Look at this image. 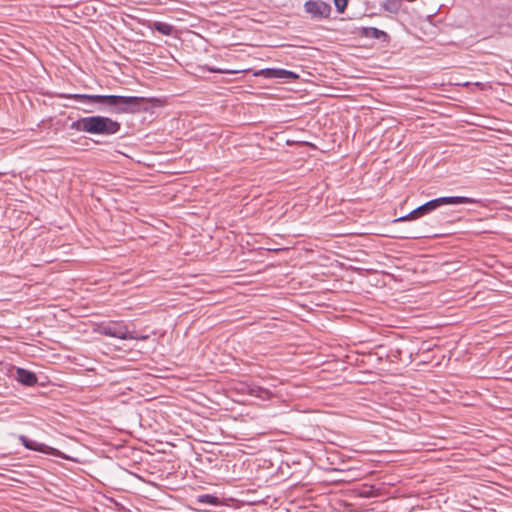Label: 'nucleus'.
<instances>
[{
  "label": "nucleus",
  "mask_w": 512,
  "mask_h": 512,
  "mask_svg": "<svg viewBox=\"0 0 512 512\" xmlns=\"http://www.w3.org/2000/svg\"><path fill=\"white\" fill-rule=\"evenodd\" d=\"M95 332L104 336L118 338L122 340H147L148 335L139 334L135 331H130L124 321H108L103 322L95 328Z\"/></svg>",
  "instance_id": "obj_4"
},
{
  "label": "nucleus",
  "mask_w": 512,
  "mask_h": 512,
  "mask_svg": "<svg viewBox=\"0 0 512 512\" xmlns=\"http://www.w3.org/2000/svg\"><path fill=\"white\" fill-rule=\"evenodd\" d=\"M16 380L26 386H33L37 383L36 374L24 368H17Z\"/></svg>",
  "instance_id": "obj_7"
},
{
  "label": "nucleus",
  "mask_w": 512,
  "mask_h": 512,
  "mask_svg": "<svg viewBox=\"0 0 512 512\" xmlns=\"http://www.w3.org/2000/svg\"><path fill=\"white\" fill-rule=\"evenodd\" d=\"M403 0H385L383 8L393 14H397L401 8V2Z\"/></svg>",
  "instance_id": "obj_9"
},
{
  "label": "nucleus",
  "mask_w": 512,
  "mask_h": 512,
  "mask_svg": "<svg viewBox=\"0 0 512 512\" xmlns=\"http://www.w3.org/2000/svg\"><path fill=\"white\" fill-rule=\"evenodd\" d=\"M249 394L261 399H267L270 395L269 390L262 388L257 385H253L249 388Z\"/></svg>",
  "instance_id": "obj_11"
},
{
  "label": "nucleus",
  "mask_w": 512,
  "mask_h": 512,
  "mask_svg": "<svg viewBox=\"0 0 512 512\" xmlns=\"http://www.w3.org/2000/svg\"><path fill=\"white\" fill-rule=\"evenodd\" d=\"M61 97L71 99L81 105L87 113L94 112L96 107L105 108L112 113H131L142 123H151L154 119L155 102L151 98L120 95H88L62 94Z\"/></svg>",
  "instance_id": "obj_2"
},
{
  "label": "nucleus",
  "mask_w": 512,
  "mask_h": 512,
  "mask_svg": "<svg viewBox=\"0 0 512 512\" xmlns=\"http://www.w3.org/2000/svg\"><path fill=\"white\" fill-rule=\"evenodd\" d=\"M299 143L308 144L307 141H298Z\"/></svg>",
  "instance_id": "obj_18"
},
{
  "label": "nucleus",
  "mask_w": 512,
  "mask_h": 512,
  "mask_svg": "<svg viewBox=\"0 0 512 512\" xmlns=\"http://www.w3.org/2000/svg\"><path fill=\"white\" fill-rule=\"evenodd\" d=\"M153 28H154V30L161 33L162 35H166V36L171 35L173 32V26L166 22H159V21L155 22L153 24Z\"/></svg>",
  "instance_id": "obj_10"
},
{
  "label": "nucleus",
  "mask_w": 512,
  "mask_h": 512,
  "mask_svg": "<svg viewBox=\"0 0 512 512\" xmlns=\"http://www.w3.org/2000/svg\"><path fill=\"white\" fill-rule=\"evenodd\" d=\"M256 75H262L265 78H271V79L277 78L278 77V69H274V68L262 69Z\"/></svg>",
  "instance_id": "obj_15"
},
{
  "label": "nucleus",
  "mask_w": 512,
  "mask_h": 512,
  "mask_svg": "<svg viewBox=\"0 0 512 512\" xmlns=\"http://www.w3.org/2000/svg\"><path fill=\"white\" fill-rule=\"evenodd\" d=\"M84 131L93 135L94 137H89V139L91 141H93L94 143L98 144V143H104L105 141L102 138H104L106 136H110V135L114 134L115 132H117L118 130H84Z\"/></svg>",
  "instance_id": "obj_8"
},
{
  "label": "nucleus",
  "mask_w": 512,
  "mask_h": 512,
  "mask_svg": "<svg viewBox=\"0 0 512 512\" xmlns=\"http://www.w3.org/2000/svg\"><path fill=\"white\" fill-rule=\"evenodd\" d=\"M304 10L313 18H328L331 13V6L324 1L308 0L304 4Z\"/></svg>",
  "instance_id": "obj_6"
},
{
  "label": "nucleus",
  "mask_w": 512,
  "mask_h": 512,
  "mask_svg": "<svg viewBox=\"0 0 512 512\" xmlns=\"http://www.w3.org/2000/svg\"><path fill=\"white\" fill-rule=\"evenodd\" d=\"M61 97L71 99L81 105L87 113L94 112L96 107L105 108L112 113H131L142 123H151L154 119L155 102L151 98L120 95H88L62 94Z\"/></svg>",
  "instance_id": "obj_1"
},
{
  "label": "nucleus",
  "mask_w": 512,
  "mask_h": 512,
  "mask_svg": "<svg viewBox=\"0 0 512 512\" xmlns=\"http://www.w3.org/2000/svg\"><path fill=\"white\" fill-rule=\"evenodd\" d=\"M364 35L366 37L380 39L382 36H386V33L382 30H379L375 27H368L364 29Z\"/></svg>",
  "instance_id": "obj_14"
},
{
  "label": "nucleus",
  "mask_w": 512,
  "mask_h": 512,
  "mask_svg": "<svg viewBox=\"0 0 512 512\" xmlns=\"http://www.w3.org/2000/svg\"><path fill=\"white\" fill-rule=\"evenodd\" d=\"M20 441L27 449L34 450V451H43V449H42V447L44 446L43 444H39L33 440H30L26 436H20Z\"/></svg>",
  "instance_id": "obj_12"
},
{
  "label": "nucleus",
  "mask_w": 512,
  "mask_h": 512,
  "mask_svg": "<svg viewBox=\"0 0 512 512\" xmlns=\"http://www.w3.org/2000/svg\"><path fill=\"white\" fill-rule=\"evenodd\" d=\"M335 7L339 13H343L347 7L348 0H334Z\"/></svg>",
  "instance_id": "obj_17"
},
{
  "label": "nucleus",
  "mask_w": 512,
  "mask_h": 512,
  "mask_svg": "<svg viewBox=\"0 0 512 512\" xmlns=\"http://www.w3.org/2000/svg\"><path fill=\"white\" fill-rule=\"evenodd\" d=\"M198 503L208 504V505H218L219 499L216 496L210 494H202L197 497Z\"/></svg>",
  "instance_id": "obj_13"
},
{
  "label": "nucleus",
  "mask_w": 512,
  "mask_h": 512,
  "mask_svg": "<svg viewBox=\"0 0 512 512\" xmlns=\"http://www.w3.org/2000/svg\"><path fill=\"white\" fill-rule=\"evenodd\" d=\"M479 201L477 199L465 196H444L432 199L416 209L412 210L407 215L401 216L395 220V222H404L414 220L422 217L443 205H457V204H476Z\"/></svg>",
  "instance_id": "obj_3"
},
{
  "label": "nucleus",
  "mask_w": 512,
  "mask_h": 512,
  "mask_svg": "<svg viewBox=\"0 0 512 512\" xmlns=\"http://www.w3.org/2000/svg\"><path fill=\"white\" fill-rule=\"evenodd\" d=\"M71 128H120V124L108 117L91 116L72 122Z\"/></svg>",
  "instance_id": "obj_5"
},
{
  "label": "nucleus",
  "mask_w": 512,
  "mask_h": 512,
  "mask_svg": "<svg viewBox=\"0 0 512 512\" xmlns=\"http://www.w3.org/2000/svg\"><path fill=\"white\" fill-rule=\"evenodd\" d=\"M298 75L295 74L293 71L285 70V69H278V77L280 79H295Z\"/></svg>",
  "instance_id": "obj_16"
}]
</instances>
